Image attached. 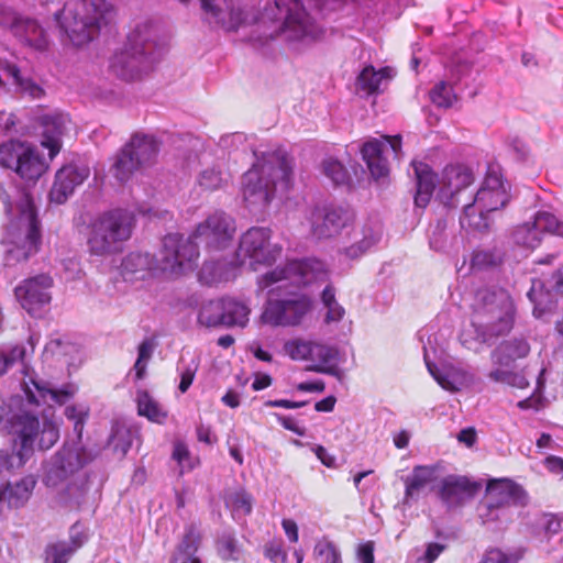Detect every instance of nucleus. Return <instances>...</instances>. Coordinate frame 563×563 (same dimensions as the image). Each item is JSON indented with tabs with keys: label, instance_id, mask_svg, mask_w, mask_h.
Here are the masks:
<instances>
[{
	"label": "nucleus",
	"instance_id": "nucleus-11",
	"mask_svg": "<svg viewBox=\"0 0 563 563\" xmlns=\"http://www.w3.org/2000/svg\"><path fill=\"white\" fill-rule=\"evenodd\" d=\"M525 499V492L511 481H492L485 501L478 507V516L484 525L507 522L511 519V507L522 505Z\"/></svg>",
	"mask_w": 563,
	"mask_h": 563
},
{
	"label": "nucleus",
	"instance_id": "nucleus-49",
	"mask_svg": "<svg viewBox=\"0 0 563 563\" xmlns=\"http://www.w3.org/2000/svg\"><path fill=\"white\" fill-rule=\"evenodd\" d=\"M322 172L335 185L346 184L350 176L346 168L341 162L329 157L322 163Z\"/></svg>",
	"mask_w": 563,
	"mask_h": 563
},
{
	"label": "nucleus",
	"instance_id": "nucleus-15",
	"mask_svg": "<svg viewBox=\"0 0 563 563\" xmlns=\"http://www.w3.org/2000/svg\"><path fill=\"white\" fill-rule=\"evenodd\" d=\"M236 232L234 219L223 211H214L200 222L192 233L194 240L214 251L231 245Z\"/></svg>",
	"mask_w": 563,
	"mask_h": 563
},
{
	"label": "nucleus",
	"instance_id": "nucleus-36",
	"mask_svg": "<svg viewBox=\"0 0 563 563\" xmlns=\"http://www.w3.org/2000/svg\"><path fill=\"white\" fill-rule=\"evenodd\" d=\"M36 485L32 475L24 476L15 483H8L0 492V499L7 500L10 507L20 508L31 498Z\"/></svg>",
	"mask_w": 563,
	"mask_h": 563
},
{
	"label": "nucleus",
	"instance_id": "nucleus-45",
	"mask_svg": "<svg viewBox=\"0 0 563 563\" xmlns=\"http://www.w3.org/2000/svg\"><path fill=\"white\" fill-rule=\"evenodd\" d=\"M227 181L223 170L218 166L205 168L197 178V184L202 190L220 189Z\"/></svg>",
	"mask_w": 563,
	"mask_h": 563
},
{
	"label": "nucleus",
	"instance_id": "nucleus-59",
	"mask_svg": "<svg viewBox=\"0 0 563 563\" xmlns=\"http://www.w3.org/2000/svg\"><path fill=\"white\" fill-rule=\"evenodd\" d=\"M65 415L69 420L75 422V431L80 434L82 423L88 416V408L84 406H68L65 408Z\"/></svg>",
	"mask_w": 563,
	"mask_h": 563
},
{
	"label": "nucleus",
	"instance_id": "nucleus-28",
	"mask_svg": "<svg viewBox=\"0 0 563 563\" xmlns=\"http://www.w3.org/2000/svg\"><path fill=\"white\" fill-rule=\"evenodd\" d=\"M380 236V222L376 219H369L360 229L353 231V243L344 247L342 253L351 260L360 258L378 243Z\"/></svg>",
	"mask_w": 563,
	"mask_h": 563
},
{
	"label": "nucleus",
	"instance_id": "nucleus-7",
	"mask_svg": "<svg viewBox=\"0 0 563 563\" xmlns=\"http://www.w3.org/2000/svg\"><path fill=\"white\" fill-rule=\"evenodd\" d=\"M111 18L112 8L106 0H67L56 14L60 30L76 46L90 42Z\"/></svg>",
	"mask_w": 563,
	"mask_h": 563
},
{
	"label": "nucleus",
	"instance_id": "nucleus-9",
	"mask_svg": "<svg viewBox=\"0 0 563 563\" xmlns=\"http://www.w3.org/2000/svg\"><path fill=\"white\" fill-rule=\"evenodd\" d=\"M510 199L509 187L496 168H489L473 202L464 206L460 219L464 229L485 231L489 228L488 216L504 208Z\"/></svg>",
	"mask_w": 563,
	"mask_h": 563
},
{
	"label": "nucleus",
	"instance_id": "nucleus-55",
	"mask_svg": "<svg viewBox=\"0 0 563 563\" xmlns=\"http://www.w3.org/2000/svg\"><path fill=\"white\" fill-rule=\"evenodd\" d=\"M154 351V344L150 340L143 341L139 346V355L137 360L134 364L135 375L137 379H142L144 377L147 363L152 357Z\"/></svg>",
	"mask_w": 563,
	"mask_h": 563
},
{
	"label": "nucleus",
	"instance_id": "nucleus-37",
	"mask_svg": "<svg viewBox=\"0 0 563 563\" xmlns=\"http://www.w3.org/2000/svg\"><path fill=\"white\" fill-rule=\"evenodd\" d=\"M136 405L137 413L154 423L163 424L168 417V411L164 406L146 390L136 393Z\"/></svg>",
	"mask_w": 563,
	"mask_h": 563
},
{
	"label": "nucleus",
	"instance_id": "nucleus-4",
	"mask_svg": "<svg viewBox=\"0 0 563 563\" xmlns=\"http://www.w3.org/2000/svg\"><path fill=\"white\" fill-rule=\"evenodd\" d=\"M472 329L461 333V342L468 350L475 343H489L510 332L515 322V306L504 289H483L476 294Z\"/></svg>",
	"mask_w": 563,
	"mask_h": 563
},
{
	"label": "nucleus",
	"instance_id": "nucleus-46",
	"mask_svg": "<svg viewBox=\"0 0 563 563\" xmlns=\"http://www.w3.org/2000/svg\"><path fill=\"white\" fill-rule=\"evenodd\" d=\"M488 377L495 383H504L519 389L526 388L529 384L523 374L510 372L500 366L492 369Z\"/></svg>",
	"mask_w": 563,
	"mask_h": 563
},
{
	"label": "nucleus",
	"instance_id": "nucleus-13",
	"mask_svg": "<svg viewBox=\"0 0 563 563\" xmlns=\"http://www.w3.org/2000/svg\"><path fill=\"white\" fill-rule=\"evenodd\" d=\"M0 165L15 170L26 180L38 179L48 167L35 146L15 140L0 145Z\"/></svg>",
	"mask_w": 563,
	"mask_h": 563
},
{
	"label": "nucleus",
	"instance_id": "nucleus-50",
	"mask_svg": "<svg viewBox=\"0 0 563 563\" xmlns=\"http://www.w3.org/2000/svg\"><path fill=\"white\" fill-rule=\"evenodd\" d=\"M217 550L223 560L236 561L241 554V547L232 533H223L219 538Z\"/></svg>",
	"mask_w": 563,
	"mask_h": 563
},
{
	"label": "nucleus",
	"instance_id": "nucleus-6",
	"mask_svg": "<svg viewBox=\"0 0 563 563\" xmlns=\"http://www.w3.org/2000/svg\"><path fill=\"white\" fill-rule=\"evenodd\" d=\"M412 166L417 179L415 203L420 208H424L429 203L435 189L438 198L444 205L456 207L457 196L474 181L472 170L464 165H449L442 170L440 177L434 175L430 166L422 162H413Z\"/></svg>",
	"mask_w": 563,
	"mask_h": 563
},
{
	"label": "nucleus",
	"instance_id": "nucleus-16",
	"mask_svg": "<svg viewBox=\"0 0 563 563\" xmlns=\"http://www.w3.org/2000/svg\"><path fill=\"white\" fill-rule=\"evenodd\" d=\"M91 459V454L79 444L65 445L46 465L45 485L57 488Z\"/></svg>",
	"mask_w": 563,
	"mask_h": 563
},
{
	"label": "nucleus",
	"instance_id": "nucleus-10",
	"mask_svg": "<svg viewBox=\"0 0 563 563\" xmlns=\"http://www.w3.org/2000/svg\"><path fill=\"white\" fill-rule=\"evenodd\" d=\"M274 20L284 21L282 33L295 48L301 49L318 42L323 30L314 24L300 0H275Z\"/></svg>",
	"mask_w": 563,
	"mask_h": 563
},
{
	"label": "nucleus",
	"instance_id": "nucleus-31",
	"mask_svg": "<svg viewBox=\"0 0 563 563\" xmlns=\"http://www.w3.org/2000/svg\"><path fill=\"white\" fill-rule=\"evenodd\" d=\"M13 35L34 51H45L49 44L46 31L36 20L27 16H23L20 23L15 24Z\"/></svg>",
	"mask_w": 563,
	"mask_h": 563
},
{
	"label": "nucleus",
	"instance_id": "nucleus-38",
	"mask_svg": "<svg viewBox=\"0 0 563 563\" xmlns=\"http://www.w3.org/2000/svg\"><path fill=\"white\" fill-rule=\"evenodd\" d=\"M155 268L154 260L150 254L131 253L126 255L122 262V274L125 278H144Z\"/></svg>",
	"mask_w": 563,
	"mask_h": 563
},
{
	"label": "nucleus",
	"instance_id": "nucleus-21",
	"mask_svg": "<svg viewBox=\"0 0 563 563\" xmlns=\"http://www.w3.org/2000/svg\"><path fill=\"white\" fill-rule=\"evenodd\" d=\"M53 279L45 274L23 280L14 289L21 307L30 314L40 313L52 300Z\"/></svg>",
	"mask_w": 563,
	"mask_h": 563
},
{
	"label": "nucleus",
	"instance_id": "nucleus-18",
	"mask_svg": "<svg viewBox=\"0 0 563 563\" xmlns=\"http://www.w3.org/2000/svg\"><path fill=\"white\" fill-rule=\"evenodd\" d=\"M545 233L563 236V221L553 213L539 211L531 220L518 225L512 238L518 245L536 249L541 244Z\"/></svg>",
	"mask_w": 563,
	"mask_h": 563
},
{
	"label": "nucleus",
	"instance_id": "nucleus-63",
	"mask_svg": "<svg viewBox=\"0 0 563 563\" xmlns=\"http://www.w3.org/2000/svg\"><path fill=\"white\" fill-rule=\"evenodd\" d=\"M356 555L361 563H374V543L372 541L361 543Z\"/></svg>",
	"mask_w": 563,
	"mask_h": 563
},
{
	"label": "nucleus",
	"instance_id": "nucleus-5",
	"mask_svg": "<svg viewBox=\"0 0 563 563\" xmlns=\"http://www.w3.org/2000/svg\"><path fill=\"white\" fill-rule=\"evenodd\" d=\"M0 201L4 205L8 224L2 238L9 265L26 261L37 253L41 234L36 210L29 192H21L14 205L0 186Z\"/></svg>",
	"mask_w": 563,
	"mask_h": 563
},
{
	"label": "nucleus",
	"instance_id": "nucleus-19",
	"mask_svg": "<svg viewBox=\"0 0 563 563\" xmlns=\"http://www.w3.org/2000/svg\"><path fill=\"white\" fill-rule=\"evenodd\" d=\"M23 393L30 404H46L49 408L62 406L69 401L77 393L78 388L74 384H66L55 388L51 383L35 378L24 366V379L22 383Z\"/></svg>",
	"mask_w": 563,
	"mask_h": 563
},
{
	"label": "nucleus",
	"instance_id": "nucleus-27",
	"mask_svg": "<svg viewBox=\"0 0 563 563\" xmlns=\"http://www.w3.org/2000/svg\"><path fill=\"white\" fill-rule=\"evenodd\" d=\"M424 361L429 373L445 390L459 391L473 383V375L459 365L445 363L438 367L428 361L427 355H424Z\"/></svg>",
	"mask_w": 563,
	"mask_h": 563
},
{
	"label": "nucleus",
	"instance_id": "nucleus-52",
	"mask_svg": "<svg viewBox=\"0 0 563 563\" xmlns=\"http://www.w3.org/2000/svg\"><path fill=\"white\" fill-rule=\"evenodd\" d=\"M430 99L438 107L449 108L456 100V96L448 82L440 81L430 91Z\"/></svg>",
	"mask_w": 563,
	"mask_h": 563
},
{
	"label": "nucleus",
	"instance_id": "nucleus-29",
	"mask_svg": "<svg viewBox=\"0 0 563 563\" xmlns=\"http://www.w3.org/2000/svg\"><path fill=\"white\" fill-rule=\"evenodd\" d=\"M309 350H311L308 358V362H311V365L308 367L309 371L328 374L336 377L338 379H342L343 373L335 365L339 356L336 347L320 341L310 340Z\"/></svg>",
	"mask_w": 563,
	"mask_h": 563
},
{
	"label": "nucleus",
	"instance_id": "nucleus-17",
	"mask_svg": "<svg viewBox=\"0 0 563 563\" xmlns=\"http://www.w3.org/2000/svg\"><path fill=\"white\" fill-rule=\"evenodd\" d=\"M352 219V213L344 208L313 207L307 211L305 221L310 234L321 240L338 235Z\"/></svg>",
	"mask_w": 563,
	"mask_h": 563
},
{
	"label": "nucleus",
	"instance_id": "nucleus-54",
	"mask_svg": "<svg viewBox=\"0 0 563 563\" xmlns=\"http://www.w3.org/2000/svg\"><path fill=\"white\" fill-rule=\"evenodd\" d=\"M173 459L178 463L181 473L194 470L199 463L198 457L191 456L187 445L183 442L175 443Z\"/></svg>",
	"mask_w": 563,
	"mask_h": 563
},
{
	"label": "nucleus",
	"instance_id": "nucleus-39",
	"mask_svg": "<svg viewBox=\"0 0 563 563\" xmlns=\"http://www.w3.org/2000/svg\"><path fill=\"white\" fill-rule=\"evenodd\" d=\"M235 267L224 262H206L199 273V278L207 285L227 282L234 277Z\"/></svg>",
	"mask_w": 563,
	"mask_h": 563
},
{
	"label": "nucleus",
	"instance_id": "nucleus-64",
	"mask_svg": "<svg viewBox=\"0 0 563 563\" xmlns=\"http://www.w3.org/2000/svg\"><path fill=\"white\" fill-rule=\"evenodd\" d=\"M443 547L438 543H431L428 545L423 556L417 560V563H432L442 552Z\"/></svg>",
	"mask_w": 563,
	"mask_h": 563
},
{
	"label": "nucleus",
	"instance_id": "nucleus-42",
	"mask_svg": "<svg viewBox=\"0 0 563 563\" xmlns=\"http://www.w3.org/2000/svg\"><path fill=\"white\" fill-rule=\"evenodd\" d=\"M141 167L123 147L114 157V162L111 166L110 173L120 183L128 181L135 170Z\"/></svg>",
	"mask_w": 563,
	"mask_h": 563
},
{
	"label": "nucleus",
	"instance_id": "nucleus-44",
	"mask_svg": "<svg viewBox=\"0 0 563 563\" xmlns=\"http://www.w3.org/2000/svg\"><path fill=\"white\" fill-rule=\"evenodd\" d=\"M225 309H224V325H239L244 327L249 321L250 308L234 299H224Z\"/></svg>",
	"mask_w": 563,
	"mask_h": 563
},
{
	"label": "nucleus",
	"instance_id": "nucleus-34",
	"mask_svg": "<svg viewBox=\"0 0 563 563\" xmlns=\"http://www.w3.org/2000/svg\"><path fill=\"white\" fill-rule=\"evenodd\" d=\"M396 71L391 67L376 69L368 65L362 69L356 79L357 89L367 95L378 93L394 78Z\"/></svg>",
	"mask_w": 563,
	"mask_h": 563
},
{
	"label": "nucleus",
	"instance_id": "nucleus-22",
	"mask_svg": "<svg viewBox=\"0 0 563 563\" xmlns=\"http://www.w3.org/2000/svg\"><path fill=\"white\" fill-rule=\"evenodd\" d=\"M157 60L150 57L136 48L124 44V47L115 53L111 59L110 68L112 73L126 81L140 79L143 75L151 71Z\"/></svg>",
	"mask_w": 563,
	"mask_h": 563
},
{
	"label": "nucleus",
	"instance_id": "nucleus-14",
	"mask_svg": "<svg viewBox=\"0 0 563 563\" xmlns=\"http://www.w3.org/2000/svg\"><path fill=\"white\" fill-rule=\"evenodd\" d=\"M198 244L192 235L168 234L163 240V249L157 268L172 276L185 274L194 268L198 258Z\"/></svg>",
	"mask_w": 563,
	"mask_h": 563
},
{
	"label": "nucleus",
	"instance_id": "nucleus-35",
	"mask_svg": "<svg viewBox=\"0 0 563 563\" xmlns=\"http://www.w3.org/2000/svg\"><path fill=\"white\" fill-rule=\"evenodd\" d=\"M530 352V345L523 338H514L501 342L492 353V362L495 366L508 367L518 358L526 357Z\"/></svg>",
	"mask_w": 563,
	"mask_h": 563
},
{
	"label": "nucleus",
	"instance_id": "nucleus-47",
	"mask_svg": "<svg viewBox=\"0 0 563 563\" xmlns=\"http://www.w3.org/2000/svg\"><path fill=\"white\" fill-rule=\"evenodd\" d=\"M313 555L320 563H342L339 548L330 540H319L313 548Z\"/></svg>",
	"mask_w": 563,
	"mask_h": 563
},
{
	"label": "nucleus",
	"instance_id": "nucleus-2",
	"mask_svg": "<svg viewBox=\"0 0 563 563\" xmlns=\"http://www.w3.org/2000/svg\"><path fill=\"white\" fill-rule=\"evenodd\" d=\"M254 155L255 162L242 176L241 194L251 212L262 213L277 196L291 188L292 159L279 151L255 152Z\"/></svg>",
	"mask_w": 563,
	"mask_h": 563
},
{
	"label": "nucleus",
	"instance_id": "nucleus-23",
	"mask_svg": "<svg viewBox=\"0 0 563 563\" xmlns=\"http://www.w3.org/2000/svg\"><path fill=\"white\" fill-rule=\"evenodd\" d=\"M89 167L85 164H67L57 170L49 192V200L64 203L89 176Z\"/></svg>",
	"mask_w": 563,
	"mask_h": 563
},
{
	"label": "nucleus",
	"instance_id": "nucleus-60",
	"mask_svg": "<svg viewBox=\"0 0 563 563\" xmlns=\"http://www.w3.org/2000/svg\"><path fill=\"white\" fill-rule=\"evenodd\" d=\"M22 18L11 8L0 4V26L8 27L13 33L15 24L20 23Z\"/></svg>",
	"mask_w": 563,
	"mask_h": 563
},
{
	"label": "nucleus",
	"instance_id": "nucleus-58",
	"mask_svg": "<svg viewBox=\"0 0 563 563\" xmlns=\"http://www.w3.org/2000/svg\"><path fill=\"white\" fill-rule=\"evenodd\" d=\"M199 540V534L194 529H190L178 547L179 552L184 553L186 558H191L198 549Z\"/></svg>",
	"mask_w": 563,
	"mask_h": 563
},
{
	"label": "nucleus",
	"instance_id": "nucleus-26",
	"mask_svg": "<svg viewBox=\"0 0 563 563\" xmlns=\"http://www.w3.org/2000/svg\"><path fill=\"white\" fill-rule=\"evenodd\" d=\"M42 126L43 147L48 150L49 158L53 159L62 148V139L68 130L70 120L67 114L51 111L40 118Z\"/></svg>",
	"mask_w": 563,
	"mask_h": 563
},
{
	"label": "nucleus",
	"instance_id": "nucleus-43",
	"mask_svg": "<svg viewBox=\"0 0 563 563\" xmlns=\"http://www.w3.org/2000/svg\"><path fill=\"white\" fill-rule=\"evenodd\" d=\"M544 285L541 280L532 282V286L528 291V298L534 305L533 314L537 318H543L551 309V294L543 290Z\"/></svg>",
	"mask_w": 563,
	"mask_h": 563
},
{
	"label": "nucleus",
	"instance_id": "nucleus-3",
	"mask_svg": "<svg viewBox=\"0 0 563 563\" xmlns=\"http://www.w3.org/2000/svg\"><path fill=\"white\" fill-rule=\"evenodd\" d=\"M7 422L15 439L12 452L0 450V478L21 468L36 448L48 450L59 438L57 421L47 415L40 421L27 412L16 413L8 418Z\"/></svg>",
	"mask_w": 563,
	"mask_h": 563
},
{
	"label": "nucleus",
	"instance_id": "nucleus-30",
	"mask_svg": "<svg viewBox=\"0 0 563 563\" xmlns=\"http://www.w3.org/2000/svg\"><path fill=\"white\" fill-rule=\"evenodd\" d=\"M477 485L466 477L450 475L441 481L440 498L448 506H457L476 493Z\"/></svg>",
	"mask_w": 563,
	"mask_h": 563
},
{
	"label": "nucleus",
	"instance_id": "nucleus-56",
	"mask_svg": "<svg viewBox=\"0 0 563 563\" xmlns=\"http://www.w3.org/2000/svg\"><path fill=\"white\" fill-rule=\"evenodd\" d=\"M499 262V256L492 251H476L471 258V267L473 269H485L494 266Z\"/></svg>",
	"mask_w": 563,
	"mask_h": 563
},
{
	"label": "nucleus",
	"instance_id": "nucleus-40",
	"mask_svg": "<svg viewBox=\"0 0 563 563\" xmlns=\"http://www.w3.org/2000/svg\"><path fill=\"white\" fill-rule=\"evenodd\" d=\"M224 299L203 302L198 313V322L207 328L224 325Z\"/></svg>",
	"mask_w": 563,
	"mask_h": 563
},
{
	"label": "nucleus",
	"instance_id": "nucleus-25",
	"mask_svg": "<svg viewBox=\"0 0 563 563\" xmlns=\"http://www.w3.org/2000/svg\"><path fill=\"white\" fill-rule=\"evenodd\" d=\"M205 20L227 31L239 27L243 21L242 11L235 8L233 0H200Z\"/></svg>",
	"mask_w": 563,
	"mask_h": 563
},
{
	"label": "nucleus",
	"instance_id": "nucleus-12",
	"mask_svg": "<svg viewBox=\"0 0 563 563\" xmlns=\"http://www.w3.org/2000/svg\"><path fill=\"white\" fill-rule=\"evenodd\" d=\"M282 247L271 242V231L265 228H251L240 239L236 260L257 271L258 266H268L280 256Z\"/></svg>",
	"mask_w": 563,
	"mask_h": 563
},
{
	"label": "nucleus",
	"instance_id": "nucleus-48",
	"mask_svg": "<svg viewBox=\"0 0 563 563\" xmlns=\"http://www.w3.org/2000/svg\"><path fill=\"white\" fill-rule=\"evenodd\" d=\"M78 547L71 548L66 542L51 543L45 549L44 563H67Z\"/></svg>",
	"mask_w": 563,
	"mask_h": 563
},
{
	"label": "nucleus",
	"instance_id": "nucleus-32",
	"mask_svg": "<svg viewBox=\"0 0 563 563\" xmlns=\"http://www.w3.org/2000/svg\"><path fill=\"white\" fill-rule=\"evenodd\" d=\"M439 477V466L437 465H418L415 466L410 475L404 478L405 498L404 503L409 504L410 500L417 499L420 493L429 485L434 483Z\"/></svg>",
	"mask_w": 563,
	"mask_h": 563
},
{
	"label": "nucleus",
	"instance_id": "nucleus-8",
	"mask_svg": "<svg viewBox=\"0 0 563 563\" xmlns=\"http://www.w3.org/2000/svg\"><path fill=\"white\" fill-rule=\"evenodd\" d=\"M134 224V214L126 209L103 212L90 224L87 239L89 254L106 257L121 252L132 235Z\"/></svg>",
	"mask_w": 563,
	"mask_h": 563
},
{
	"label": "nucleus",
	"instance_id": "nucleus-1",
	"mask_svg": "<svg viewBox=\"0 0 563 563\" xmlns=\"http://www.w3.org/2000/svg\"><path fill=\"white\" fill-rule=\"evenodd\" d=\"M327 277L324 263L316 258L291 261L258 276L257 288L268 291L262 322L273 327L298 325L310 311L311 299L297 289Z\"/></svg>",
	"mask_w": 563,
	"mask_h": 563
},
{
	"label": "nucleus",
	"instance_id": "nucleus-51",
	"mask_svg": "<svg viewBox=\"0 0 563 563\" xmlns=\"http://www.w3.org/2000/svg\"><path fill=\"white\" fill-rule=\"evenodd\" d=\"M310 340L296 338L288 340L284 344L285 354L288 355L294 361H308L309 358V350Z\"/></svg>",
	"mask_w": 563,
	"mask_h": 563
},
{
	"label": "nucleus",
	"instance_id": "nucleus-41",
	"mask_svg": "<svg viewBox=\"0 0 563 563\" xmlns=\"http://www.w3.org/2000/svg\"><path fill=\"white\" fill-rule=\"evenodd\" d=\"M224 501L227 508L231 510L232 516L235 520L243 519L252 512L253 498L244 489L229 492L225 495Z\"/></svg>",
	"mask_w": 563,
	"mask_h": 563
},
{
	"label": "nucleus",
	"instance_id": "nucleus-57",
	"mask_svg": "<svg viewBox=\"0 0 563 563\" xmlns=\"http://www.w3.org/2000/svg\"><path fill=\"white\" fill-rule=\"evenodd\" d=\"M264 555L272 563H286L287 552L284 550L283 542L272 540L264 545Z\"/></svg>",
	"mask_w": 563,
	"mask_h": 563
},
{
	"label": "nucleus",
	"instance_id": "nucleus-61",
	"mask_svg": "<svg viewBox=\"0 0 563 563\" xmlns=\"http://www.w3.org/2000/svg\"><path fill=\"white\" fill-rule=\"evenodd\" d=\"M25 354H26L25 347L22 345H15L14 347H12V350L9 352V354L3 355L0 353L3 373H5L7 369L15 362L23 361L25 357Z\"/></svg>",
	"mask_w": 563,
	"mask_h": 563
},
{
	"label": "nucleus",
	"instance_id": "nucleus-33",
	"mask_svg": "<svg viewBox=\"0 0 563 563\" xmlns=\"http://www.w3.org/2000/svg\"><path fill=\"white\" fill-rule=\"evenodd\" d=\"M124 148L141 168L153 165L159 152L157 141L153 136L144 134L133 135Z\"/></svg>",
	"mask_w": 563,
	"mask_h": 563
},
{
	"label": "nucleus",
	"instance_id": "nucleus-20",
	"mask_svg": "<svg viewBox=\"0 0 563 563\" xmlns=\"http://www.w3.org/2000/svg\"><path fill=\"white\" fill-rule=\"evenodd\" d=\"M132 48L159 60L167 51V41L159 34L157 24L150 18H139L128 34L126 43Z\"/></svg>",
	"mask_w": 563,
	"mask_h": 563
},
{
	"label": "nucleus",
	"instance_id": "nucleus-62",
	"mask_svg": "<svg viewBox=\"0 0 563 563\" xmlns=\"http://www.w3.org/2000/svg\"><path fill=\"white\" fill-rule=\"evenodd\" d=\"M198 364L192 361L191 364L180 367V383L179 390L186 393L194 382Z\"/></svg>",
	"mask_w": 563,
	"mask_h": 563
},
{
	"label": "nucleus",
	"instance_id": "nucleus-24",
	"mask_svg": "<svg viewBox=\"0 0 563 563\" xmlns=\"http://www.w3.org/2000/svg\"><path fill=\"white\" fill-rule=\"evenodd\" d=\"M389 144L396 155H398L401 146L400 136H383L382 140L372 139L362 146V156L375 179L385 178L388 174L387 161L382 156L384 146Z\"/></svg>",
	"mask_w": 563,
	"mask_h": 563
},
{
	"label": "nucleus",
	"instance_id": "nucleus-53",
	"mask_svg": "<svg viewBox=\"0 0 563 563\" xmlns=\"http://www.w3.org/2000/svg\"><path fill=\"white\" fill-rule=\"evenodd\" d=\"M521 556L519 551L504 552L498 548H490L485 551L479 563H518Z\"/></svg>",
	"mask_w": 563,
	"mask_h": 563
}]
</instances>
